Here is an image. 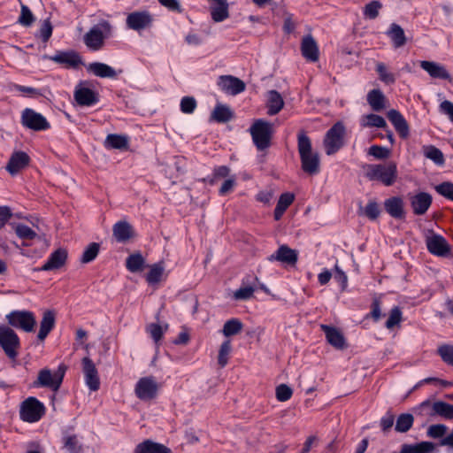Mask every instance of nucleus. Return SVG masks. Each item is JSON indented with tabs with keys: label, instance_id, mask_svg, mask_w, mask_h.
I'll return each instance as SVG.
<instances>
[{
	"label": "nucleus",
	"instance_id": "6e6d98bb",
	"mask_svg": "<svg viewBox=\"0 0 453 453\" xmlns=\"http://www.w3.org/2000/svg\"><path fill=\"white\" fill-rule=\"evenodd\" d=\"M434 189L439 195L446 197L447 199L453 201V183L452 182H450V181L441 182V184L436 185L434 187Z\"/></svg>",
	"mask_w": 453,
	"mask_h": 453
},
{
	"label": "nucleus",
	"instance_id": "49530a36",
	"mask_svg": "<svg viewBox=\"0 0 453 453\" xmlns=\"http://www.w3.org/2000/svg\"><path fill=\"white\" fill-rule=\"evenodd\" d=\"M297 147L300 157L312 153L311 139L304 132H301L297 136Z\"/></svg>",
	"mask_w": 453,
	"mask_h": 453
},
{
	"label": "nucleus",
	"instance_id": "f704fd0d",
	"mask_svg": "<svg viewBox=\"0 0 453 453\" xmlns=\"http://www.w3.org/2000/svg\"><path fill=\"white\" fill-rule=\"evenodd\" d=\"M295 196L292 193L287 192L280 195L276 207L274 209V219H280L288 207L294 202Z\"/></svg>",
	"mask_w": 453,
	"mask_h": 453
},
{
	"label": "nucleus",
	"instance_id": "f257e3e1",
	"mask_svg": "<svg viewBox=\"0 0 453 453\" xmlns=\"http://www.w3.org/2000/svg\"><path fill=\"white\" fill-rule=\"evenodd\" d=\"M365 177L369 180H378L383 185L392 186L397 179V167L393 162L387 164L367 165Z\"/></svg>",
	"mask_w": 453,
	"mask_h": 453
},
{
	"label": "nucleus",
	"instance_id": "4468645a",
	"mask_svg": "<svg viewBox=\"0 0 453 453\" xmlns=\"http://www.w3.org/2000/svg\"><path fill=\"white\" fill-rule=\"evenodd\" d=\"M271 262L278 261L287 265H295L298 260V252L288 245H280L278 250L268 257Z\"/></svg>",
	"mask_w": 453,
	"mask_h": 453
},
{
	"label": "nucleus",
	"instance_id": "13d9d810",
	"mask_svg": "<svg viewBox=\"0 0 453 453\" xmlns=\"http://www.w3.org/2000/svg\"><path fill=\"white\" fill-rule=\"evenodd\" d=\"M448 427L443 424L431 425L427 429V436L434 439L443 438Z\"/></svg>",
	"mask_w": 453,
	"mask_h": 453
},
{
	"label": "nucleus",
	"instance_id": "8fccbe9b",
	"mask_svg": "<svg viewBox=\"0 0 453 453\" xmlns=\"http://www.w3.org/2000/svg\"><path fill=\"white\" fill-rule=\"evenodd\" d=\"M382 4L380 1H372L364 7V16L369 19H374L379 16Z\"/></svg>",
	"mask_w": 453,
	"mask_h": 453
},
{
	"label": "nucleus",
	"instance_id": "20e7f679",
	"mask_svg": "<svg viewBox=\"0 0 453 453\" xmlns=\"http://www.w3.org/2000/svg\"><path fill=\"white\" fill-rule=\"evenodd\" d=\"M111 32V24L104 20L89 29L84 35V43L91 50H99L104 47V40Z\"/></svg>",
	"mask_w": 453,
	"mask_h": 453
},
{
	"label": "nucleus",
	"instance_id": "774afa93",
	"mask_svg": "<svg viewBox=\"0 0 453 453\" xmlns=\"http://www.w3.org/2000/svg\"><path fill=\"white\" fill-rule=\"evenodd\" d=\"M12 216V212L9 206H0V229L5 226Z\"/></svg>",
	"mask_w": 453,
	"mask_h": 453
},
{
	"label": "nucleus",
	"instance_id": "a211bd4d",
	"mask_svg": "<svg viewBox=\"0 0 453 453\" xmlns=\"http://www.w3.org/2000/svg\"><path fill=\"white\" fill-rule=\"evenodd\" d=\"M29 162L30 157L26 152L15 151L12 154L5 168L7 172L13 176L27 166Z\"/></svg>",
	"mask_w": 453,
	"mask_h": 453
},
{
	"label": "nucleus",
	"instance_id": "a19ab883",
	"mask_svg": "<svg viewBox=\"0 0 453 453\" xmlns=\"http://www.w3.org/2000/svg\"><path fill=\"white\" fill-rule=\"evenodd\" d=\"M17 236L23 241L34 240L37 234L28 226L24 224L12 225ZM24 246H27V243L23 242Z\"/></svg>",
	"mask_w": 453,
	"mask_h": 453
},
{
	"label": "nucleus",
	"instance_id": "b1692460",
	"mask_svg": "<svg viewBox=\"0 0 453 453\" xmlns=\"http://www.w3.org/2000/svg\"><path fill=\"white\" fill-rule=\"evenodd\" d=\"M74 99L81 106H91L98 102V96L88 88L77 87L74 91Z\"/></svg>",
	"mask_w": 453,
	"mask_h": 453
},
{
	"label": "nucleus",
	"instance_id": "0e129e2a",
	"mask_svg": "<svg viewBox=\"0 0 453 453\" xmlns=\"http://www.w3.org/2000/svg\"><path fill=\"white\" fill-rule=\"evenodd\" d=\"M255 292V288L251 286L242 287L234 291V298L235 300H249Z\"/></svg>",
	"mask_w": 453,
	"mask_h": 453
},
{
	"label": "nucleus",
	"instance_id": "3c124183",
	"mask_svg": "<svg viewBox=\"0 0 453 453\" xmlns=\"http://www.w3.org/2000/svg\"><path fill=\"white\" fill-rule=\"evenodd\" d=\"M437 353L445 364L453 366V345L442 344L438 347Z\"/></svg>",
	"mask_w": 453,
	"mask_h": 453
},
{
	"label": "nucleus",
	"instance_id": "f3484780",
	"mask_svg": "<svg viewBox=\"0 0 453 453\" xmlns=\"http://www.w3.org/2000/svg\"><path fill=\"white\" fill-rule=\"evenodd\" d=\"M411 206L415 215H424L430 208L433 197L429 193L419 192L410 197Z\"/></svg>",
	"mask_w": 453,
	"mask_h": 453
},
{
	"label": "nucleus",
	"instance_id": "c03bdc74",
	"mask_svg": "<svg viewBox=\"0 0 453 453\" xmlns=\"http://www.w3.org/2000/svg\"><path fill=\"white\" fill-rule=\"evenodd\" d=\"M362 126L365 127H375L383 129L388 128L386 120L381 116L373 113L364 117Z\"/></svg>",
	"mask_w": 453,
	"mask_h": 453
},
{
	"label": "nucleus",
	"instance_id": "1a4fd4ad",
	"mask_svg": "<svg viewBox=\"0 0 453 453\" xmlns=\"http://www.w3.org/2000/svg\"><path fill=\"white\" fill-rule=\"evenodd\" d=\"M431 417L438 416L446 420H453V404L443 401L431 403L429 400L422 402L418 408Z\"/></svg>",
	"mask_w": 453,
	"mask_h": 453
},
{
	"label": "nucleus",
	"instance_id": "2eb2a0df",
	"mask_svg": "<svg viewBox=\"0 0 453 453\" xmlns=\"http://www.w3.org/2000/svg\"><path fill=\"white\" fill-rule=\"evenodd\" d=\"M83 372L86 384L91 391H96L100 387L98 372L93 361L86 357L82 359Z\"/></svg>",
	"mask_w": 453,
	"mask_h": 453
},
{
	"label": "nucleus",
	"instance_id": "4d7b16f0",
	"mask_svg": "<svg viewBox=\"0 0 453 453\" xmlns=\"http://www.w3.org/2000/svg\"><path fill=\"white\" fill-rule=\"evenodd\" d=\"M379 204L374 200H370L364 209V214L371 220H375L380 216Z\"/></svg>",
	"mask_w": 453,
	"mask_h": 453
},
{
	"label": "nucleus",
	"instance_id": "cd10ccee",
	"mask_svg": "<svg viewBox=\"0 0 453 453\" xmlns=\"http://www.w3.org/2000/svg\"><path fill=\"white\" fill-rule=\"evenodd\" d=\"M321 329L326 334L327 342L334 348L342 349L345 347V339L342 334L334 326L321 325Z\"/></svg>",
	"mask_w": 453,
	"mask_h": 453
},
{
	"label": "nucleus",
	"instance_id": "412c9836",
	"mask_svg": "<svg viewBox=\"0 0 453 453\" xmlns=\"http://www.w3.org/2000/svg\"><path fill=\"white\" fill-rule=\"evenodd\" d=\"M301 51L303 57L310 61L316 62L319 60V46L315 39L311 35H305L301 42Z\"/></svg>",
	"mask_w": 453,
	"mask_h": 453
},
{
	"label": "nucleus",
	"instance_id": "c85d7f7f",
	"mask_svg": "<svg viewBox=\"0 0 453 453\" xmlns=\"http://www.w3.org/2000/svg\"><path fill=\"white\" fill-rule=\"evenodd\" d=\"M112 234L118 242H126L132 238L134 232L127 221H118L113 225Z\"/></svg>",
	"mask_w": 453,
	"mask_h": 453
},
{
	"label": "nucleus",
	"instance_id": "79ce46f5",
	"mask_svg": "<svg viewBox=\"0 0 453 453\" xmlns=\"http://www.w3.org/2000/svg\"><path fill=\"white\" fill-rule=\"evenodd\" d=\"M424 155L437 165H442L445 162L443 153L438 148L429 145L423 147Z\"/></svg>",
	"mask_w": 453,
	"mask_h": 453
},
{
	"label": "nucleus",
	"instance_id": "39448f33",
	"mask_svg": "<svg viewBox=\"0 0 453 453\" xmlns=\"http://www.w3.org/2000/svg\"><path fill=\"white\" fill-rule=\"evenodd\" d=\"M66 371L65 365H60L55 372H51L50 369H42L37 380L34 382V387L49 388L53 391H58L63 382V379Z\"/></svg>",
	"mask_w": 453,
	"mask_h": 453
},
{
	"label": "nucleus",
	"instance_id": "e433bc0d",
	"mask_svg": "<svg viewBox=\"0 0 453 453\" xmlns=\"http://www.w3.org/2000/svg\"><path fill=\"white\" fill-rule=\"evenodd\" d=\"M385 96L380 89H372L367 94V102L375 111H380L385 108Z\"/></svg>",
	"mask_w": 453,
	"mask_h": 453
},
{
	"label": "nucleus",
	"instance_id": "e2e57ef3",
	"mask_svg": "<svg viewBox=\"0 0 453 453\" xmlns=\"http://www.w3.org/2000/svg\"><path fill=\"white\" fill-rule=\"evenodd\" d=\"M52 30L53 28L50 20L46 19L42 22L36 35L40 37L43 42H47L52 35Z\"/></svg>",
	"mask_w": 453,
	"mask_h": 453
},
{
	"label": "nucleus",
	"instance_id": "de8ad7c7",
	"mask_svg": "<svg viewBox=\"0 0 453 453\" xmlns=\"http://www.w3.org/2000/svg\"><path fill=\"white\" fill-rule=\"evenodd\" d=\"M35 20V18L31 10L27 5L21 4L20 15L19 17L18 22L25 27H29L33 25Z\"/></svg>",
	"mask_w": 453,
	"mask_h": 453
},
{
	"label": "nucleus",
	"instance_id": "ea45409f",
	"mask_svg": "<svg viewBox=\"0 0 453 453\" xmlns=\"http://www.w3.org/2000/svg\"><path fill=\"white\" fill-rule=\"evenodd\" d=\"M145 260L142 254L134 253L130 255L126 260V266L131 273L141 272L143 269Z\"/></svg>",
	"mask_w": 453,
	"mask_h": 453
},
{
	"label": "nucleus",
	"instance_id": "680f3d73",
	"mask_svg": "<svg viewBox=\"0 0 453 453\" xmlns=\"http://www.w3.org/2000/svg\"><path fill=\"white\" fill-rule=\"evenodd\" d=\"M293 391L286 384H280L276 388V398L280 402H286L291 398Z\"/></svg>",
	"mask_w": 453,
	"mask_h": 453
},
{
	"label": "nucleus",
	"instance_id": "393cba45",
	"mask_svg": "<svg viewBox=\"0 0 453 453\" xmlns=\"http://www.w3.org/2000/svg\"><path fill=\"white\" fill-rule=\"evenodd\" d=\"M420 67L426 71L432 78L448 80L450 77L445 67L436 62L422 60L419 63Z\"/></svg>",
	"mask_w": 453,
	"mask_h": 453
},
{
	"label": "nucleus",
	"instance_id": "864d4df0",
	"mask_svg": "<svg viewBox=\"0 0 453 453\" xmlns=\"http://www.w3.org/2000/svg\"><path fill=\"white\" fill-rule=\"evenodd\" d=\"M402 321V311L399 307H394L389 313V317L386 321V327L388 329H393L395 326H398Z\"/></svg>",
	"mask_w": 453,
	"mask_h": 453
},
{
	"label": "nucleus",
	"instance_id": "2f4dec72",
	"mask_svg": "<svg viewBox=\"0 0 453 453\" xmlns=\"http://www.w3.org/2000/svg\"><path fill=\"white\" fill-rule=\"evenodd\" d=\"M55 326V313L52 311H46L43 313L42 319L40 323V330L38 333V339L43 341Z\"/></svg>",
	"mask_w": 453,
	"mask_h": 453
},
{
	"label": "nucleus",
	"instance_id": "4c0bfd02",
	"mask_svg": "<svg viewBox=\"0 0 453 453\" xmlns=\"http://www.w3.org/2000/svg\"><path fill=\"white\" fill-rule=\"evenodd\" d=\"M211 118L219 123H226L232 119L233 113L228 106L217 104L211 112Z\"/></svg>",
	"mask_w": 453,
	"mask_h": 453
},
{
	"label": "nucleus",
	"instance_id": "c9c22d12",
	"mask_svg": "<svg viewBox=\"0 0 453 453\" xmlns=\"http://www.w3.org/2000/svg\"><path fill=\"white\" fill-rule=\"evenodd\" d=\"M387 35L392 40L395 48H401L406 43V37L403 29L395 23L391 24Z\"/></svg>",
	"mask_w": 453,
	"mask_h": 453
},
{
	"label": "nucleus",
	"instance_id": "4be33fe9",
	"mask_svg": "<svg viewBox=\"0 0 453 453\" xmlns=\"http://www.w3.org/2000/svg\"><path fill=\"white\" fill-rule=\"evenodd\" d=\"M67 259V251L65 249H58L52 252L46 263L36 271H52L62 267Z\"/></svg>",
	"mask_w": 453,
	"mask_h": 453
},
{
	"label": "nucleus",
	"instance_id": "473e14b6",
	"mask_svg": "<svg viewBox=\"0 0 453 453\" xmlns=\"http://www.w3.org/2000/svg\"><path fill=\"white\" fill-rule=\"evenodd\" d=\"M87 69L100 78H115L117 76V72L111 66L101 62L91 63Z\"/></svg>",
	"mask_w": 453,
	"mask_h": 453
},
{
	"label": "nucleus",
	"instance_id": "bb28decb",
	"mask_svg": "<svg viewBox=\"0 0 453 453\" xmlns=\"http://www.w3.org/2000/svg\"><path fill=\"white\" fill-rule=\"evenodd\" d=\"M386 211L394 219H401L404 218L403 202L401 197L393 196L386 199L384 202Z\"/></svg>",
	"mask_w": 453,
	"mask_h": 453
},
{
	"label": "nucleus",
	"instance_id": "0eeeda50",
	"mask_svg": "<svg viewBox=\"0 0 453 453\" xmlns=\"http://www.w3.org/2000/svg\"><path fill=\"white\" fill-rule=\"evenodd\" d=\"M425 242L427 250L432 255L441 257H448L450 256L451 247L442 235L430 230L426 235Z\"/></svg>",
	"mask_w": 453,
	"mask_h": 453
},
{
	"label": "nucleus",
	"instance_id": "a18cd8bd",
	"mask_svg": "<svg viewBox=\"0 0 453 453\" xmlns=\"http://www.w3.org/2000/svg\"><path fill=\"white\" fill-rule=\"evenodd\" d=\"M165 267L163 263H157L150 266L149 273L146 275V280L150 284H155L160 281L164 273Z\"/></svg>",
	"mask_w": 453,
	"mask_h": 453
},
{
	"label": "nucleus",
	"instance_id": "c756f323",
	"mask_svg": "<svg viewBox=\"0 0 453 453\" xmlns=\"http://www.w3.org/2000/svg\"><path fill=\"white\" fill-rule=\"evenodd\" d=\"M302 169L311 175L317 174L319 172V157L318 153L312 152L300 157Z\"/></svg>",
	"mask_w": 453,
	"mask_h": 453
},
{
	"label": "nucleus",
	"instance_id": "72a5a7b5",
	"mask_svg": "<svg viewBox=\"0 0 453 453\" xmlns=\"http://www.w3.org/2000/svg\"><path fill=\"white\" fill-rule=\"evenodd\" d=\"M284 106L280 94L276 90H270L267 96V113L271 116L279 113Z\"/></svg>",
	"mask_w": 453,
	"mask_h": 453
},
{
	"label": "nucleus",
	"instance_id": "a878e982",
	"mask_svg": "<svg viewBox=\"0 0 453 453\" xmlns=\"http://www.w3.org/2000/svg\"><path fill=\"white\" fill-rule=\"evenodd\" d=\"M134 453H173L171 449L164 444L153 441L152 440H145L138 443Z\"/></svg>",
	"mask_w": 453,
	"mask_h": 453
},
{
	"label": "nucleus",
	"instance_id": "f8f14e48",
	"mask_svg": "<svg viewBox=\"0 0 453 453\" xmlns=\"http://www.w3.org/2000/svg\"><path fill=\"white\" fill-rule=\"evenodd\" d=\"M135 395L142 401H150L157 396L158 384L154 377L141 378L135 385Z\"/></svg>",
	"mask_w": 453,
	"mask_h": 453
},
{
	"label": "nucleus",
	"instance_id": "6ab92c4d",
	"mask_svg": "<svg viewBox=\"0 0 453 453\" xmlns=\"http://www.w3.org/2000/svg\"><path fill=\"white\" fill-rule=\"evenodd\" d=\"M387 117L388 120L392 123L396 132L399 134L400 137L403 139H406L410 135V127L401 114V112L397 110L392 109L388 111Z\"/></svg>",
	"mask_w": 453,
	"mask_h": 453
},
{
	"label": "nucleus",
	"instance_id": "dca6fc26",
	"mask_svg": "<svg viewBox=\"0 0 453 453\" xmlns=\"http://www.w3.org/2000/svg\"><path fill=\"white\" fill-rule=\"evenodd\" d=\"M218 86L226 93L237 95L245 90V83L231 75H222L218 81Z\"/></svg>",
	"mask_w": 453,
	"mask_h": 453
},
{
	"label": "nucleus",
	"instance_id": "37998d69",
	"mask_svg": "<svg viewBox=\"0 0 453 453\" xmlns=\"http://www.w3.org/2000/svg\"><path fill=\"white\" fill-rule=\"evenodd\" d=\"M414 422V418L410 413H403L398 416L395 429L398 433H406L408 432Z\"/></svg>",
	"mask_w": 453,
	"mask_h": 453
},
{
	"label": "nucleus",
	"instance_id": "f03ea898",
	"mask_svg": "<svg viewBox=\"0 0 453 453\" xmlns=\"http://www.w3.org/2000/svg\"><path fill=\"white\" fill-rule=\"evenodd\" d=\"M254 144L258 150H265L271 145L273 125L265 119H257L250 128Z\"/></svg>",
	"mask_w": 453,
	"mask_h": 453
},
{
	"label": "nucleus",
	"instance_id": "aec40b11",
	"mask_svg": "<svg viewBox=\"0 0 453 453\" xmlns=\"http://www.w3.org/2000/svg\"><path fill=\"white\" fill-rule=\"evenodd\" d=\"M63 449L68 453H83L84 447L79 436L70 430H64L62 433Z\"/></svg>",
	"mask_w": 453,
	"mask_h": 453
},
{
	"label": "nucleus",
	"instance_id": "423d86ee",
	"mask_svg": "<svg viewBox=\"0 0 453 453\" xmlns=\"http://www.w3.org/2000/svg\"><path fill=\"white\" fill-rule=\"evenodd\" d=\"M44 413V405L33 396L27 398L20 405L19 417L20 419L25 422H37L42 418Z\"/></svg>",
	"mask_w": 453,
	"mask_h": 453
},
{
	"label": "nucleus",
	"instance_id": "6e6552de",
	"mask_svg": "<svg viewBox=\"0 0 453 453\" xmlns=\"http://www.w3.org/2000/svg\"><path fill=\"white\" fill-rule=\"evenodd\" d=\"M19 338L9 326H0V346L10 359H15L19 348Z\"/></svg>",
	"mask_w": 453,
	"mask_h": 453
},
{
	"label": "nucleus",
	"instance_id": "69168bd1",
	"mask_svg": "<svg viewBox=\"0 0 453 453\" xmlns=\"http://www.w3.org/2000/svg\"><path fill=\"white\" fill-rule=\"evenodd\" d=\"M147 332L150 334L155 342H158L164 334L163 327L160 325L155 323L150 324L147 326Z\"/></svg>",
	"mask_w": 453,
	"mask_h": 453
},
{
	"label": "nucleus",
	"instance_id": "9b49d317",
	"mask_svg": "<svg viewBox=\"0 0 453 453\" xmlns=\"http://www.w3.org/2000/svg\"><path fill=\"white\" fill-rule=\"evenodd\" d=\"M20 122L23 127L34 131H44L50 127L44 116L30 108L22 111Z\"/></svg>",
	"mask_w": 453,
	"mask_h": 453
},
{
	"label": "nucleus",
	"instance_id": "58836bf2",
	"mask_svg": "<svg viewBox=\"0 0 453 453\" xmlns=\"http://www.w3.org/2000/svg\"><path fill=\"white\" fill-rule=\"evenodd\" d=\"M243 328L242 322L238 319H231L225 322L223 328H222V334L226 337L236 335Z\"/></svg>",
	"mask_w": 453,
	"mask_h": 453
},
{
	"label": "nucleus",
	"instance_id": "bf43d9fd",
	"mask_svg": "<svg viewBox=\"0 0 453 453\" xmlns=\"http://www.w3.org/2000/svg\"><path fill=\"white\" fill-rule=\"evenodd\" d=\"M196 101L193 96H184L180 100V111L185 114H191L196 108Z\"/></svg>",
	"mask_w": 453,
	"mask_h": 453
},
{
	"label": "nucleus",
	"instance_id": "603ef678",
	"mask_svg": "<svg viewBox=\"0 0 453 453\" xmlns=\"http://www.w3.org/2000/svg\"><path fill=\"white\" fill-rule=\"evenodd\" d=\"M100 246L96 242H91L83 251L81 261L83 264H88L93 261L99 253Z\"/></svg>",
	"mask_w": 453,
	"mask_h": 453
},
{
	"label": "nucleus",
	"instance_id": "ddd939ff",
	"mask_svg": "<svg viewBox=\"0 0 453 453\" xmlns=\"http://www.w3.org/2000/svg\"><path fill=\"white\" fill-rule=\"evenodd\" d=\"M153 17L148 11H136L129 13L126 19L129 29L140 32L151 27Z\"/></svg>",
	"mask_w": 453,
	"mask_h": 453
},
{
	"label": "nucleus",
	"instance_id": "09e8293b",
	"mask_svg": "<svg viewBox=\"0 0 453 453\" xmlns=\"http://www.w3.org/2000/svg\"><path fill=\"white\" fill-rule=\"evenodd\" d=\"M232 350V345L230 340H226L220 345L218 356V363L220 367H225L228 362V357Z\"/></svg>",
	"mask_w": 453,
	"mask_h": 453
},
{
	"label": "nucleus",
	"instance_id": "5701e85b",
	"mask_svg": "<svg viewBox=\"0 0 453 453\" xmlns=\"http://www.w3.org/2000/svg\"><path fill=\"white\" fill-rule=\"evenodd\" d=\"M50 59L56 63L73 68L82 64V60L79 53L73 50L59 51L54 56L50 57Z\"/></svg>",
	"mask_w": 453,
	"mask_h": 453
},
{
	"label": "nucleus",
	"instance_id": "338daca9",
	"mask_svg": "<svg viewBox=\"0 0 453 453\" xmlns=\"http://www.w3.org/2000/svg\"><path fill=\"white\" fill-rule=\"evenodd\" d=\"M394 422H395V416L392 412L390 411H388L381 418H380V426L381 427V430L386 433L388 431H389L393 425H394Z\"/></svg>",
	"mask_w": 453,
	"mask_h": 453
},
{
	"label": "nucleus",
	"instance_id": "7c9ffc66",
	"mask_svg": "<svg viewBox=\"0 0 453 453\" xmlns=\"http://www.w3.org/2000/svg\"><path fill=\"white\" fill-rule=\"evenodd\" d=\"M129 139L127 135L111 134H108L104 141V146L107 149H115L126 150L128 149Z\"/></svg>",
	"mask_w": 453,
	"mask_h": 453
},
{
	"label": "nucleus",
	"instance_id": "052dcab7",
	"mask_svg": "<svg viewBox=\"0 0 453 453\" xmlns=\"http://www.w3.org/2000/svg\"><path fill=\"white\" fill-rule=\"evenodd\" d=\"M368 154L377 159H386L390 156V150L380 145H372L369 148Z\"/></svg>",
	"mask_w": 453,
	"mask_h": 453
},
{
	"label": "nucleus",
	"instance_id": "9d476101",
	"mask_svg": "<svg viewBox=\"0 0 453 453\" xmlns=\"http://www.w3.org/2000/svg\"><path fill=\"white\" fill-rule=\"evenodd\" d=\"M10 326L25 332L34 331L36 324L33 312L28 311H13L6 315Z\"/></svg>",
	"mask_w": 453,
	"mask_h": 453
},
{
	"label": "nucleus",
	"instance_id": "5fc2aeb1",
	"mask_svg": "<svg viewBox=\"0 0 453 453\" xmlns=\"http://www.w3.org/2000/svg\"><path fill=\"white\" fill-rule=\"evenodd\" d=\"M376 71L380 76V81L387 84H393L395 81V75L389 73L383 63H378Z\"/></svg>",
	"mask_w": 453,
	"mask_h": 453
},
{
	"label": "nucleus",
	"instance_id": "7ed1b4c3",
	"mask_svg": "<svg viewBox=\"0 0 453 453\" xmlns=\"http://www.w3.org/2000/svg\"><path fill=\"white\" fill-rule=\"evenodd\" d=\"M345 134L346 128L342 121L336 122L326 133L323 144L326 155H334L344 146Z\"/></svg>",
	"mask_w": 453,
	"mask_h": 453
}]
</instances>
